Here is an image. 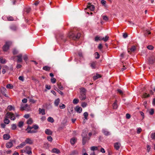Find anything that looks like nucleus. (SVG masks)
Segmentation results:
<instances>
[{"label":"nucleus","mask_w":155,"mask_h":155,"mask_svg":"<svg viewBox=\"0 0 155 155\" xmlns=\"http://www.w3.org/2000/svg\"><path fill=\"white\" fill-rule=\"evenodd\" d=\"M136 49V47L135 46H133L130 48V50H128V52L130 54H131V52H134Z\"/></svg>","instance_id":"9"},{"label":"nucleus","mask_w":155,"mask_h":155,"mask_svg":"<svg viewBox=\"0 0 155 155\" xmlns=\"http://www.w3.org/2000/svg\"><path fill=\"white\" fill-rule=\"evenodd\" d=\"M87 137H83V140H82V144L83 145H84L87 141Z\"/></svg>","instance_id":"35"},{"label":"nucleus","mask_w":155,"mask_h":155,"mask_svg":"<svg viewBox=\"0 0 155 155\" xmlns=\"http://www.w3.org/2000/svg\"><path fill=\"white\" fill-rule=\"evenodd\" d=\"M6 114L4 122L5 124H8L10 122V120L8 119V118L6 117Z\"/></svg>","instance_id":"26"},{"label":"nucleus","mask_w":155,"mask_h":155,"mask_svg":"<svg viewBox=\"0 0 155 155\" xmlns=\"http://www.w3.org/2000/svg\"><path fill=\"white\" fill-rule=\"evenodd\" d=\"M25 142L26 144H31L33 143V142L32 140L29 138H27L25 140Z\"/></svg>","instance_id":"12"},{"label":"nucleus","mask_w":155,"mask_h":155,"mask_svg":"<svg viewBox=\"0 0 155 155\" xmlns=\"http://www.w3.org/2000/svg\"><path fill=\"white\" fill-rule=\"evenodd\" d=\"M6 89L4 88L3 87L1 91V93L2 94H3V95H4L5 97H8V96L6 94Z\"/></svg>","instance_id":"8"},{"label":"nucleus","mask_w":155,"mask_h":155,"mask_svg":"<svg viewBox=\"0 0 155 155\" xmlns=\"http://www.w3.org/2000/svg\"><path fill=\"white\" fill-rule=\"evenodd\" d=\"M121 144L120 143L117 142L114 143V147L117 150H118Z\"/></svg>","instance_id":"10"},{"label":"nucleus","mask_w":155,"mask_h":155,"mask_svg":"<svg viewBox=\"0 0 155 155\" xmlns=\"http://www.w3.org/2000/svg\"><path fill=\"white\" fill-rule=\"evenodd\" d=\"M113 107L114 109H117L118 107L117 104V101L116 100L114 102L113 104Z\"/></svg>","instance_id":"23"},{"label":"nucleus","mask_w":155,"mask_h":155,"mask_svg":"<svg viewBox=\"0 0 155 155\" xmlns=\"http://www.w3.org/2000/svg\"><path fill=\"white\" fill-rule=\"evenodd\" d=\"M102 38L103 37H101V36L99 37L98 36H97L95 38V41H97L98 40L100 41V40H102V39H103Z\"/></svg>","instance_id":"28"},{"label":"nucleus","mask_w":155,"mask_h":155,"mask_svg":"<svg viewBox=\"0 0 155 155\" xmlns=\"http://www.w3.org/2000/svg\"><path fill=\"white\" fill-rule=\"evenodd\" d=\"M101 4L104 6H105L106 2L104 0H102L101 2Z\"/></svg>","instance_id":"54"},{"label":"nucleus","mask_w":155,"mask_h":155,"mask_svg":"<svg viewBox=\"0 0 155 155\" xmlns=\"http://www.w3.org/2000/svg\"><path fill=\"white\" fill-rule=\"evenodd\" d=\"M150 96V95L149 94H147V93H144V94H143L142 96V98H147V97H149Z\"/></svg>","instance_id":"29"},{"label":"nucleus","mask_w":155,"mask_h":155,"mask_svg":"<svg viewBox=\"0 0 155 155\" xmlns=\"http://www.w3.org/2000/svg\"><path fill=\"white\" fill-rule=\"evenodd\" d=\"M31 79L34 81L35 82L38 83L39 82V81L34 77H31Z\"/></svg>","instance_id":"41"},{"label":"nucleus","mask_w":155,"mask_h":155,"mask_svg":"<svg viewBox=\"0 0 155 155\" xmlns=\"http://www.w3.org/2000/svg\"><path fill=\"white\" fill-rule=\"evenodd\" d=\"M147 48L149 50H152L153 49V47L152 45H150L147 46Z\"/></svg>","instance_id":"55"},{"label":"nucleus","mask_w":155,"mask_h":155,"mask_svg":"<svg viewBox=\"0 0 155 155\" xmlns=\"http://www.w3.org/2000/svg\"><path fill=\"white\" fill-rule=\"evenodd\" d=\"M80 90V91L79 98L81 101L84 100L86 98V90L84 87L81 88Z\"/></svg>","instance_id":"2"},{"label":"nucleus","mask_w":155,"mask_h":155,"mask_svg":"<svg viewBox=\"0 0 155 155\" xmlns=\"http://www.w3.org/2000/svg\"><path fill=\"white\" fill-rule=\"evenodd\" d=\"M14 108L12 105H9L7 107V109L10 111L12 109H14Z\"/></svg>","instance_id":"43"},{"label":"nucleus","mask_w":155,"mask_h":155,"mask_svg":"<svg viewBox=\"0 0 155 155\" xmlns=\"http://www.w3.org/2000/svg\"><path fill=\"white\" fill-rule=\"evenodd\" d=\"M33 128L34 129V130H36L38 129L39 127L38 126L36 125H34L33 126Z\"/></svg>","instance_id":"58"},{"label":"nucleus","mask_w":155,"mask_h":155,"mask_svg":"<svg viewBox=\"0 0 155 155\" xmlns=\"http://www.w3.org/2000/svg\"><path fill=\"white\" fill-rule=\"evenodd\" d=\"M142 131V129L141 128H138L137 129V134H139Z\"/></svg>","instance_id":"61"},{"label":"nucleus","mask_w":155,"mask_h":155,"mask_svg":"<svg viewBox=\"0 0 155 155\" xmlns=\"http://www.w3.org/2000/svg\"><path fill=\"white\" fill-rule=\"evenodd\" d=\"M24 122L22 121H21L18 122V126L19 127H21L23 125Z\"/></svg>","instance_id":"36"},{"label":"nucleus","mask_w":155,"mask_h":155,"mask_svg":"<svg viewBox=\"0 0 155 155\" xmlns=\"http://www.w3.org/2000/svg\"><path fill=\"white\" fill-rule=\"evenodd\" d=\"M37 132V131L33 130H29L28 131V133H35Z\"/></svg>","instance_id":"37"},{"label":"nucleus","mask_w":155,"mask_h":155,"mask_svg":"<svg viewBox=\"0 0 155 155\" xmlns=\"http://www.w3.org/2000/svg\"><path fill=\"white\" fill-rule=\"evenodd\" d=\"M22 55L21 54H20L16 56L17 57V62H21L22 61Z\"/></svg>","instance_id":"11"},{"label":"nucleus","mask_w":155,"mask_h":155,"mask_svg":"<svg viewBox=\"0 0 155 155\" xmlns=\"http://www.w3.org/2000/svg\"><path fill=\"white\" fill-rule=\"evenodd\" d=\"M0 62L2 64H5L6 63V61L5 59H3L2 58H0Z\"/></svg>","instance_id":"40"},{"label":"nucleus","mask_w":155,"mask_h":155,"mask_svg":"<svg viewBox=\"0 0 155 155\" xmlns=\"http://www.w3.org/2000/svg\"><path fill=\"white\" fill-rule=\"evenodd\" d=\"M13 87V86L11 84H8L6 85V87L8 88L12 89Z\"/></svg>","instance_id":"39"},{"label":"nucleus","mask_w":155,"mask_h":155,"mask_svg":"<svg viewBox=\"0 0 155 155\" xmlns=\"http://www.w3.org/2000/svg\"><path fill=\"white\" fill-rule=\"evenodd\" d=\"M28 107V105L27 104H22L21 105V107H20V110H25L26 109V108Z\"/></svg>","instance_id":"17"},{"label":"nucleus","mask_w":155,"mask_h":155,"mask_svg":"<svg viewBox=\"0 0 155 155\" xmlns=\"http://www.w3.org/2000/svg\"><path fill=\"white\" fill-rule=\"evenodd\" d=\"M79 102V100L78 99L75 98L73 101V103L75 104H77Z\"/></svg>","instance_id":"32"},{"label":"nucleus","mask_w":155,"mask_h":155,"mask_svg":"<svg viewBox=\"0 0 155 155\" xmlns=\"http://www.w3.org/2000/svg\"><path fill=\"white\" fill-rule=\"evenodd\" d=\"M39 113L41 114L42 115H44L45 114V110L44 109H41L40 108L39 109Z\"/></svg>","instance_id":"25"},{"label":"nucleus","mask_w":155,"mask_h":155,"mask_svg":"<svg viewBox=\"0 0 155 155\" xmlns=\"http://www.w3.org/2000/svg\"><path fill=\"white\" fill-rule=\"evenodd\" d=\"M97 63V62L96 61H92L91 63V66L92 69L96 68V66Z\"/></svg>","instance_id":"13"},{"label":"nucleus","mask_w":155,"mask_h":155,"mask_svg":"<svg viewBox=\"0 0 155 155\" xmlns=\"http://www.w3.org/2000/svg\"><path fill=\"white\" fill-rule=\"evenodd\" d=\"M45 133L48 135H51L52 132L49 129H46L45 131Z\"/></svg>","instance_id":"18"},{"label":"nucleus","mask_w":155,"mask_h":155,"mask_svg":"<svg viewBox=\"0 0 155 155\" xmlns=\"http://www.w3.org/2000/svg\"><path fill=\"white\" fill-rule=\"evenodd\" d=\"M18 51L16 49H14L13 51V53L14 54H16L18 53Z\"/></svg>","instance_id":"57"},{"label":"nucleus","mask_w":155,"mask_h":155,"mask_svg":"<svg viewBox=\"0 0 155 155\" xmlns=\"http://www.w3.org/2000/svg\"><path fill=\"white\" fill-rule=\"evenodd\" d=\"M59 107L61 109H64L65 107V106L64 104H60Z\"/></svg>","instance_id":"52"},{"label":"nucleus","mask_w":155,"mask_h":155,"mask_svg":"<svg viewBox=\"0 0 155 155\" xmlns=\"http://www.w3.org/2000/svg\"><path fill=\"white\" fill-rule=\"evenodd\" d=\"M12 42L10 41H8L6 42L5 44L3 47V49L4 51H6L9 49V46L11 45Z\"/></svg>","instance_id":"4"},{"label":"nucleus","mask_w":155,"mask_h":155,"mask_svg":"<svg viewBox=\"0 0 155 155\" xmlns=\"http://www.w3.org/2000/svg\"><path fill=\"white\" fill-rule=\"evenodd\" d=\"M87 131L86 130H84L82 134V136L83 137H87Z\"/></svg>","instance_id":"21"},{"label":"nucleus","mask_w":155,"mask_h":155,"mask_svg":"<svg viewBox=\"0 0 155 155\" xmlns=\"http://www.w3.org/2000/svg\"><path fill=\"white\" fill-rule=\"evenodd\" d=\"M151 137L152 139H154L155 138V133H152L151 134Z\"/></svg>","instance_id":"59"},{"label":"nucleus","mask_w":155,"mask_h":155,"mask_svg":"<svg viewBox=\"0 0 155 155\" xmlns=\"http://www.w3.org/2000/svg\"><path fill=\"white\" fill-rule=\"evenodd\" d=\"M103 133L104 135L106 136H108L110 135V134L109 132L105 130H102Z\"/></svg>","instance_id":"27"},{"label":"nucleus","mask_w":155,"mask_h":155,"mask_svg":"<svg viewBox=\"0 0 155 155\" xmlns=\"http://www.w3.org/2000/svg\"><path fill=\"white\" fill-rule=\"evenodd\" d=\"M117 91L119 94L121 95H123V93L122 90L120 89H118L117 90Z\"/></svg>","instance_id":"53"},{"label":"nucleus","mask_w":155,"mask_h":155,"mask_svg":"<svg viewBox=\"0 0 155 155\" xmlns=\"http://www.w3.org/2000/svg\"><path fill=\"white\" fill-rule=\"evenodd\" d=\"M7 19L8 21H12L14 20V18L11 16H8V17Z\"/></svg>","instance_id":"48"},{"label":"nucleus","mask_w":155,"mask_h":155,"mask_svg":"<svg viewBox=\"0 0 155 155\" xmlns=\"http://www.w3.org/2000/svg\"><path fill=\"white\" fill-rule=\"evenodd\" d=\"M13 146V144L12 141L8 142L6 144V146L8 148H10Z\"/></svg>","instance_id":"15"},{"label":"nucleus","mask_w":155,"mask_h":155,"mask_svg":"<svg viewBox=\"0 0 155 155\" xmlns=\"http://www.w3.org/2000/svg\"><path fill=\"white\" fill-rule=\"evenodd\" d=\"M75 110L77 112L79 113H81L82 111V108L79 106H76L75 108Z\"/></svg>","instance_id":"16"},{"label":"nucleus","mask_w":155,"mask_h":155,"mask_svg":"<svg viewBox=\"0 0 155 155\" xmlns=\"http://www.w3.org/2000/svg\"><path fill=\"white\" fill-rule=\"evenodd\" d=\"M87 8L90 9L91 11H93L94 10L95 7L94 5H91L90 3H88L87 5V8L84 9V10H86Z\"/></svg>","instance_id":"7"},{"label":"nucleus","mask_w":155,"mask_h":155,"mask_svg":"<svg viewBox=\"0 0 155 155\" xmlns=\"http://www.w3.org/2000/svg\"><path fill=\"white\" fill-rule=\"evenodd\" d=\"M47 120L48 122L52 123L54 122V120L53 118L51 117H49L47 119Z\"/></svg>","instance_id":"30"},{"label":"nucleus","mask_w":155,"mask_h":155,"mask_svg":"<svg viewBox=\"0 0 155 155\" xmlns=\"http://www.w3.org/2000/svg\"><path fill=\"white\" fill-rule=\"evenodd\" d=\"M154 113V110L153 109H151L149 111V114L150 115H153Z\"/></svg>","instance_id":"47"},{"label":"nucleus","mask_w":155,"mask_h":155,"mask_svg":"<svg viewBox=\"0 0 155 155\" xmlns=\"http://www.w3.org/2000/svg\"><path fill=\"white\" fill-rule=\"evenodd\" d=\"M52 152L53 153L57 154L59 153H60V150L56 148L53 149L52 150Z\"/></svg>","instance_id":"19"},{"label":"nucleus","mask_w":155,"mask_h":155,"mask_svg":"<svg viewBox=\"0 0 155 155\" xmlns=\"http://www.w3.org/2000/svg\"><path fill=\"white\" fill-rule=\"evenodd\" d=\"M76 141V140L75 138H72L70 140V142L72 145H73L75 143Z\"/></svg>","instance_id":"31"},{"label":"nucleus","mask_w":155,"mask_h":155,"mask_svg":"<svg viewBox=\"0 0 155 155\" xmlns=\"http://www.w3.org/2000/svg\"><path fill=\"white\" fill-rule=\"evenodd\" d=\"M50 67L47 66H45L43 68V69L44 70L47 71H49L50 70Z\"/></svg>","instance_id":"34"},{"label":"nucleus","mask_w":155,"mask_h":155,"mask_svg":"<svg viewBox=\"0 0 155 155\" xmlns=\"http://www.w3.org/2000/svg\"><path fill=\"white\" fill-rule=\"evenodd\" d=\"M22 152H25L28 155H31L32 153L31 148L29 146H26L25 148V150H22Z\"/></svg>","instance_id":"3"},{"label":"nucleus","mask_w":155,"mask_h":155,"mask_svg":"<svg viewBox=\"0 0 155 155\" xmlns=\"http://www.w3.org/2000/svg\"><path fill=\"white\" fill-rule=\"evenodd\" d=\"M95 58L96 59H98L100 57V55L97 52H95Z\"/></svg>","instance_id":"44"},{"label":"nucleus","mask_w":155,"mask_h":155,"mask_svg":"<svg viewBox=\"0 0 155 155\" xmlns=\"http://www.w3.org/2000/svg\"><path fill=\"white\" fill-rule=\"evenodd\" d=\"M109 37L108 36H106L104 38H102V40H103V41H105V42H106L109 39Z\"/></svg>","instance_id":"42"},{"label":"nucleus","mask_w":155,"mask_h":155,"mask_svg":"<svg viewBox=\"0 0 155 155\" xmlns=\"http://www.w3.org/2000/svg\"><path fill=\"white\" fill-rule=\"evenodd\" d=\"M28 57L27 55H25L23 57V59L25 61H26L28 60Z\"/></svg>","instance_id":"63"},{"label":"nucleus","mask_w":155,"mask_h":155,"mask_svg":"<svg viewBox=\"0 0 155 155\" xmlns=\"http://www.w3.org/2000/svg\"><path fill=\"white\" fill-rule=\"evenodd\" d=\"M47 139L50 142H51L52 141V138L50 136H48L47 137Z\"/></svg>","instance_id":"45"},{"label":"nucleus","mask_w":155,"mask_h":155,"mask_svg":"<svg viewBox=\"0 0 155 155\" xmlns=\"http://www.w3.org/2000/svg\"><path fill=\"white\" fill-rule=\"evenodd\" d=\"M10 137V136L9 134H5L3 136V138L4 140H7L9 139Z\"/></svg>","instance_id":"20"},{"label":"nucleus","mask_w":155,"mask_h":155,"mask_svg":"<svg viewBox=\"0 0 155 155\" xmlns=\"http://www.w3.org/2000/svg\"><path fill=\"white\" fill-rule=\"evenodd\" d=\"M33 122V120L31 118H29L27 121V123L28 124H31Z\"/></svg>","instance_id":"38"},{"label":"nucleus","mask_w":155,"mask_h":155,"mask_svg":"<svg viewBox=\"0 0 155 155\" xmlns=\"http://www.w3.org/2000/svg\"><path fill=\"white\" fill-rule=\"evenodd\" d=\"M16 126L15 124H13L12 125V129L13 130H15L16 128Z\"/></svg>","instance_id":"46"},{"label":"nucleus","mask_w":155,"mask_h":155,"mask_svg":"<svg viewBox=\"0 0 155 155\" xmlns=\"http://www.w3.org/2000/svg\"><path fill=\"white\" fill-rule=\"evenodd\" d=\"M87 105V103L85 102H83L81 104V106L83 107H85Z\"/></svg>","instance_id":"56"},{"label":"nucleus","mask_w":155,"mask_h":155,"mask_svg":"<svg viewBox=\"0 0 155 155\" xmlns=\"http://www.w3.org/2000/svg\"><path fill=\"white\" fill-rule=\"evenodd\" d=\"M6 115V117L7 118H10L12 120H14L15 119V115L12 113L9 112H7Z\"/></svg>","instance_id":"5"},{"label":"nucleus","mask_w":155,"mask_h":155,"mask_svg":"<svg viewBox=\"0 0 155 155\" xmlns=\"http://www.w3.org/2000/svg\"><path fill=\"white\" fill-rule=\"evenodd\" d=\"M26 145V143L25 142H23L21 143L19 145L17 146L16 147L17 149H20L22 148L24 146Z\"/></svg>","instance_id":"14"},{"label":"nucleus","mask_w":155,"mask_h":155,"mask_svg":"<svg viewBox=\"0 0 155 155\" xmlns=\"http://www.w3.org/2000/svg\"><path fill=\"white\" fill-rule=\"evenodd\" d=\"M149 63L150 64H153L155 62V54H153L148 59Z\"/></svg>","instance_id":"6"},{"label":"nucleus","mask_w":155,"mask_h":155,"mask_svg":"<svg viewBox=\"0 0 155 155\" xmlns=\"http://www.w3.org/2000/svg\"><path fill=\"white\" fill-rule=\"evenodd\" d=\"M57 85L59 88L60 90H63L64 89V87H63V86L61 85L60 83H57Z\"/></svg>","instance_id":"33"},{"label":"nucleus","mask_w":155,"mask_h":155,"mask_svg":"<svg viewBox=\"0 0 155 155\" xmlns=\"http://www.w3.org/2000/svg\"><path fill=\"white\" fill-rule=\"evenodd\" d=\"M101 77V76L100 74H96L95 75L93 76V79L94 80H95Z\"/></svg>","instance_id":"22"},{"label":"nucleus","mask_w":155,"mask_h":155,"mask_svg":"<svg viewBox=\"0 0 155 155\" xmlns=\"http://www.w3.org/2000/svg\"><path fill=\"white\" fill-rule=\"evenodd\" d=\"M18 79L22 81H24V77L22 76H19L18 78Z\"/></svg>","instance_id":"60"},{"label":"nucleus","mask_w":155,"mask_h":155,"mask_svg":"<svg viewBox=\"0 0 155 155\" xmlns=\"http://www.w3.org/2000/svg\"><path fill=\"white\" fill-rule=\"evenodd\" d=\"M33 129V126L32 127H30V126H28L26 129V130L28 131L29 130H32Z\"/></svg>","instance_id":"64"},{"label":"nucleus","mask_w":155,"mask_h":155,"mask_svg":"<svg viewBox=\"0 0 155 155\" xmlns=\"http://www.w3.org/2000/svg\"><path fill=\"white\" fill-rule=\"evenodd\" d=\"M91 149L92 150L94 151V150H97V147L93 146L91 147Z\"/></svg>","instance_id":"50"},{"label":"nucleus","mask_w":155,"mask_h":155,"mask_svg":"<svg viewBox=\"0 0 155 155\" xmlns=\"http://www.w3.org/2000/svg\"><path fill=\"white\" fill-rule=\"evenodd\" d=\"M81 36V34L79 33L75 32L74 31L70 32L68 35V36L71 39L74 40L78 39Z\"/></svg>","instance_id":"1"},{"label":"nucleus","mask_w":155,"mask_h":155,"mask_svg":"<svg viewBox=\"0 0 155 155\" xmlns=\"http://www.w3.org/2000/svg\"><path fill=\"white\" fill-rule=\"evenodd\" d=\"M60 100L59 98H58L56 99L54 101V104L55 106H58L60 103Z\"/></svg>","instance_id":"24"},{"label":"nucleus","mask_w":155,"mask_h":155,"mask_svg":"<svg viewBox=\"0 0 155 155\" xmlns=\"http://www.w3.org/2000/svg\"><path fill=\"white\" fill-rule=\"evenodd\" d=\"M51 82L53 84L55 83L56 82V80L54 78H52L51 79Z\"/></svg>","instance_id":"49"},{"label":"nucleus","mask_w":155,"mask_h":155,"mask_svg":"<svg viewBox=\"0 0 155 155\" xmlns=\"http://www.w3.org/2000/svg\"><path fill=\"white\" fill-rule=\"evenodd\" d=\"M84 116L85 119H87V117L88 116V113L87 112H85L84 113Z\"/></svg>","instance_id":"51"},{"label":"nucleus","mask_w":155,"mask_h":155,"mask_svg":"<svg viewBox=\"0 0 155 155\" xmlns=\"http://www.w3.org/2000/svg\"><path fill=\"white\" fill-rule=\"evenodd\" d=\"M55 90L56 91H57L58 92V93L59 94H61V95H63V93L60 90H59V89H57V90H56V89H55Z\"/></svg>","instance_id":"62"}]
</instances>
